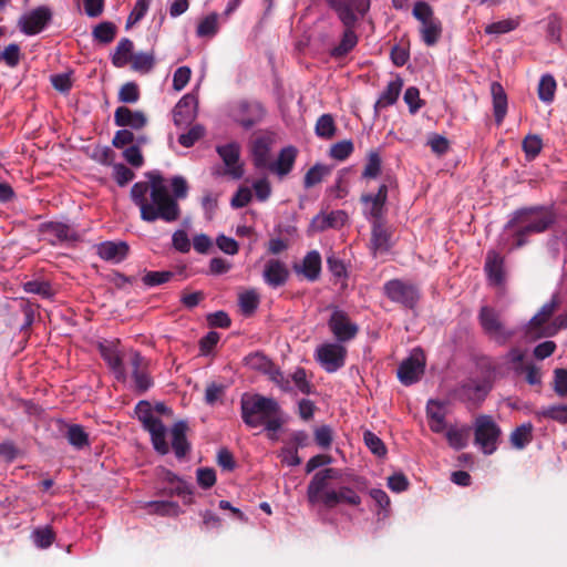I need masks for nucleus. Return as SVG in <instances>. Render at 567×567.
Masks as SVG:
<instances>
[{"instance_id": "nucleus-1", "label": "nucleus", "mask_w": 567, "mask_h": 567, "mask_svg": "<svg viewBox=\"0 0 567 567\" xmlns=\"http://www.w3.org/2000/svg\"><path fill=\"white\" fill-rule=\"evenodd\" d=\"M340 477V470L326 467L311 477L307 486V499L310 505L320 504L327 509H333L340 504L358 506L361 504L359 494L349 486L332 488L331 481Z\"/></svg>"}, {"instance_id": "nucleus-2", "label": "nucleus", "mask_w": 567, "mask_h": 567, "mask_svg": "<svg viewBox=\"0 0 567 567\" xmlns=\"http://www.w3.org/2000/svg\"><path fill=\"white\" fill-rule=\"evenodd\" d=\"M241 419L249 427L265 425L268 432H277L284 424L279 403L260 394L245 395L240 401Z\"/></svg>"}, {"instance_id": "nucleus-3", "label": "nucleus", "mask_w": 567, "mask_h": 567, "mask_svg": "<svg viewBox=\"0 0 567 567\" xmlns=\"http://www.w3.org/2000/svg\"><path fill=\"white\" fill-rule=\"evenodd\" d=\"M556 220L555 213L543 206L518 209L507 221L505 229H514V248L527 244V237L546 231Z\"/></svg>"}, {"instance_id": "nucleus-4", "label": "nucleus", "mask_w": 567, "mask_h": 567, "mask_svg": "<svg viewBox=\"0 0 567 567\" xmlns=\"http://www.w3.org/2000/svg\"><path fill=\"white\" fill-rule=\"evenodd\" d=\"M181 217L179 204L171 196L168 190L154 189L147 205L143 206L141 219L154 223L157 219L174 223Z\"/></svg>"}, {"instance_id": "nucleus-5", "label": "nucleus", "mask_w": 567, "mask_h": 567, "mask_svg": "<svg viewBox=\"0 0 567 567\" xmlns=\"http://www.w3.org/2000/svg\"><path fill=\"white\" fill-rule=\"evenodd\" d=\"M413 17L421 22V38L427 47L435 45L442 35V22L434 17L432 7L425 1L414 3Z\"/></svg>"}, {"instance_id": "nucleus-6", "label": "nucleus", "mask_w": 567, "mask_h": 567, "mask_svg": "<svg viewBox=\"0 0 567 567\" xmlns=\"http://www.w3.org/2000/svg\"><path fill=\"white\" fill-rule=\"evenodd\" d=\"M477 319L484 333L498 346L506 344L515 334V331L506 329L501 313L493 307H481Z\"/></svg>"}, {"instance_id": "nucleus-7", "label": "nucleus", "mask_w": 567, "mask_h": 567, "mask_svg": "<svg viewBox=\"0 0 567 567\" xmlns=\"http://www.w3.org/2000/svg\"><path fill=\"white\" fill-rule=\"evenodd\" d=\"M502 434L501 427L489 415H480L475 420L474 436L475 444L486 455L493 454L497 450V443Z\"/></svg>"}, {"instance_id": "nucleus-8", "label": "nucleus", "mask_w": 567, "mask_h": 567, "mask_svg": "<svg viewBox=\"0 0 567 567\" xmlns=\"http://www.w3.org/2000/svg\"><path fill=\"white\" fill-rule=\"evenodd\" d=\"M383 291L392 302L399 303L406 309H413L421 298V291L416 285L401 279L386 281L383 286Z\"/></svg>"}, {"instance_id": "nucleus-9", "label": "nucleus", "mask_w": 567, "mask_h": 567, "mask_svg": "<svg viewBox=\"0 0 567 567\" xmlns=\"http://www.w3.org/2000/svg\"><path fill=\"white\" fill-rule=\"evenodd\" d=\"M328 309L331 310V315L327 324L338 343L353 340L359 333V326L338 306L330 305Z\"/></svg>"}, {"instance_id": "nucleus-10", "label": "nucleus", "mask_w": 567, "mask_h": 567, "mask_svg": "<svg viewBox=\"0 0 567 567\" xmlns=\"http://www.w3.org/2000/svg\"><path fill=\"white\" fill-rule=\"evenodd\" d=\"M343 27H355L370 9V0H327Z\"/></svg>"}, {"instance_id": "nucleus-11", "label": "nucleus", "mask_w": 567, "mask_h": 567, "mask_svg": "<svg viewBox=\"0 0 567 567\" xmlns=\"http://www.w3.org/2000/svg\"><path fill=\"white\" fill-rule=\"evenodd\" d=\"M127 364L131 368V377L134 382V391L143 394L148 391L154 381L148 371V360L136 350L128 352Z\"/></svg>"}, {"instance_id": "nucleus-12", "label": "nucleus", "mask_w": 567, "mask_h": 567, "mask_svg": "<svg viewBox=\"0 0 567 567\" xmlns=\"http://www.w3.org/2000/svg\"><path fill=\"white\" fill-rule=\"evenodd\" d=\"M52 17V10L49 7L40 6L22 14L18 20V28L25 35H35L47 28Z\"/></svg>"}, {"instance_id": "nucleus-13", "label": "nucleus", "mask_w": 567, "mask_h": 567, "mask_svg": "<svg viewBox=\"0 0 567 567\" xmlns=\"http://www.w3.org/2000/svg\"><path fill=\"white\" fill-rule=\"evenodd\" d=\"M346 357L347 349L340 343H324L317 349V361L329 373L341 369Z\"/></svg>"}, {"instance_id": "nucleus-14", "label": "nucleus", "mask_w": 567, "mask_h": 567, "mask_svg": "<svg viewBox=\"0 0 567 567\" xmlns=\"http://www.w3.org/2000/svg\"><path fill=\"white\" fill-rule=\"evenodd\" d=\"M425 359L423 352L417 349L404 359L398 368V379L404 385H411L420 380L424 373Z\"/></svg>"}, {"instance_id": "nucleus-15", "label": "nucleus", "mask_w": 567, "mask_h": 567, "mask_svg": "<svg viewBox=\"0 0 567 567\" xmlns=\"http://www.w3.org/2000/svg\"><path fill=\"white\" fill-rule=\"evenodd\" d=\"M249 360L254 367L262 370L264 373L268 375L269 380L278 385L280 390L284 392L292 391L290 379L264 354L255 353Z\"/></svg>"}, {"instance_id": "nucleus-16", "label": "nucleus", "mask_w": 567, "mask_h": 567, "mask_svg": "<svg viewBox=\"0 0 567 567\" xmlns=\"http://www.w3.org/2000/svg\"><path fill=\"white\" fill-rule=\"evenodd\" d=\"M218 155L223 159L226 169L225 174L234 179H239L244 175L243 165L239 164L240 147L237 143H228L226 145L217 146Z\"/></svg>"}, {"instance_id": "nucleus-17", "label": "nucleus", "mask_w": 567, "mask_h": 567, "mask_svg": "<svg viewBox=\"0 0 567 567\" xmlns=\"http://www.w3.org/2000/svg\"><path fill=\"white\" fill-rule=\"evenodd\" d=\"M388 192V185L382 184L377 194H363L361 196L360 200L365 206L367 213L372 218V221L383 220Z\"/></svg>"}, {"instance_id": "nucleus-18", "label": "nucleus", "mask_w": 567, "mask_h": 567, "mask_svg": "<svg viewBox=\"0 0 567 567\" xmlns=\"http://www.w3.org/2000/svg\"><path fill=\"white\" fill-rule=\"evenodd\" d=\"M265 116V109L258 102H241L236 111V121L245 128H250Z\"/></svg>"}, {"instance_id": "nucleus-19", "label": "nucleus", "mask_w": 567, "mask_h": 567, "mask_svg": "<svg viewBox=\"0 0 567 567\" xmlns=\"http://www.w3.org/2000/svg\"><path fill=\"white\" fill-rule=\"evenodd\" d=\"M484 270L492 285L502 286L505 281V258L495 250L487 251Z\"/></svg>"}, {"instance_id": "nucleus-20", "label": "nucleus", "mask_w": 567, "mask_h": 567, "mask_svg": "<svg viewBox=\"0 0 567 567\" xmlns=\"http://www.w3.org/2000/svg\"><path fill=\"white\" fill-rule=\"evenodd\" d=\"M99 350L101 357L114 373L115 379L120 382H124L127 374L123 363L124 358L121 352L114 344H100Z\"/></svg>"}, {"instance_id": "nucleus-21", "label": "nucleus", "mask_w": 567, "mask_h": 567, "mask_svg": "<svg viewBox=\"0 0 567 567\" xmlns=\"http://www.w3.org/2000/svg\"><path fill=\"white\" fill-rule=\"evenodd\" d=\"M114 123L120 127L141 130L147 124V118L142 111H133L126 106H118L114 112Z\"/></svg>"}, {"instance_id": "nucleus-22", "label": "nucleus", "mask_w": 567, "mask_h": 567, "mask_svg": "<svg viewBox=\"0 0 567 567\" xmlns=\"http://www.w3.org/2000/svg\"><path fill=\"white\" fill-rule=\"evenodd\" d=\"M262 277L268 286L278 288L287 282L289 270L279 259H270L265 266Z\"/></svg>"}, {"instance_id": "nucleus-23", "label": "nucleus", "mask_w": 567, "mask_h": 567, "mask_svg": "<svg viewBox=\"0 0 567 567\" xmlns=\"http://www.w3.org/2000/svg\"><path fill=\"white\" fill-rule=\"evenodd\" d=\"M197 99L192 94L184 95L173 111L174 123L177 126L190 123L196 116Z\"/></svg>"}, {"instance_id": "nucleus-24", "label": "nucleus", "mask_w": 567, "mask_h": 567, "mask_svg": "<svg viewBox=\"0 0 567 567\" xmlns=\"http://www.w3.org/2000/svg\"><path fill=\"white\" fill-rule=\"evenodd\" d=\"M298 155V150L292 146H286L280 150L278 158L275 162H270L268 169L280 177L288 175L293 166Z\"/></svg>"}, {"instance_id": "nucleus-25", "label": "nucleus", "mask_w": 567, "mask_h": 567, "mask_svg": "<svg viewBox=\"0 0 567 567\" xmlns=\"http://www.w3.org/2000/svg\"><path fill=\"white\" fill-rule=\"evenodd\" d=\"M130 251V247L125 241H104L97 245L96 252L100 258L118 264L123 261Z\"/></svg>"}, {"instance_id": "nucleus-26", "label": "nucleus", "mask_w": 567, "mask_h": 567, "mask_svg": "<svg viewBox=\"0 0 567 567\" xmlns=\"http://www.w3.org/2000/svg\"><path fill=\"white\" fill-rule=\"evenodd\" d=\"M188 425L185 421L176 422L171 430L172 449L178 460H183L190 452V443L186 437Z\"/></svg>"}, {"instance_id": "nucleus-27", "label": "nucleus", "mask_w": 567, "mask_h": 567, "mask_svg": "<svg viewBox=\"0 0 567 567\" xmlns=\"http://www.w3.org/2000/svg\"><path fill=\"white\" fill-rule=\"evenodd\" d=\"M297 272L302 274L309 281H316L321 271V256L317 250L309 251L302 259L300 267H295Z\"/></svg>"}, {"instance_id": "nucleus-28", "label": "nucleus", "mask_w": 567, "mask_h": 567, "mask_svg": "<svg viewBox=\"0 0 567 567\" xmlns=\"http://www.w3.org/2000/svg\"><path fill=\"white\" fill-rule=\"evenodd\" d=\"M251 155L254 165L257 168H268L270 163V141L268 137L259 136L251 143Z\"/></svg>"}, {"instance_id": "nucleus-29", "label": "nucleus", "mask_w": 567, "mask_h": 567, "mask_svg": "<svg viewBox=\"0 0 567 567\" xmlns=\"http://www.w3.org/2000/svg\"><path fill=\"white\" fill-rule=\"evenodd\" d=\"M359 38L353 27H344L340 42L330 50V56L342 59L348 55L358 44Z\"/></svg>"}, {"instance_id": "nucleus-30", "label": "nucleus", "mask_w": 567, "mask_h": 567, "mask_svg": "<svg viewBox=\"0 0 567 567\" xmlns=\"http://www.w3.org/2000/svg\"><path fill=\"white\" fill-rule=\"evenodd\" d=\"M426 416L431 431L434 433H442L445 431V410L442 403L430 400L426 405Z\"/></svg>"}, {"instance_id": "nucleus-31", "label": "nucleus", "mask_w": 567, "mask_h": 567, "mask_svg": "<svg viewBox=\"0 0 567 567\" xmlns=\"http://www.w3.org/2000/svg\"><path fill=\"white\" fill-rule=\"evenodd\" d=\"M491 94L493 99V112L495 122L499 125L507 113V95L504 87L498 82H492Z\"/></svg>"}, {"instance_id": "nucleus-32", "label": "nucleus", "mask_w": 567, "mask_h": 567, "mask_svg": "<svg viewBox=\"0 0 567 567\" xmlns=\"http://www.w3.org/2000/svg\"><path fill=\"white\" fill-rule=\"evenodd\" d=\"M391 234L385 228L383 220L372 221L371 246L374 252H384L391 248Z\"/></svg>"}, {"instance_id": "nucleus-33", "label": "nucleus", "mask_w": 567, "mask_h": 567, "mask_svg": "<svg viewBox=\"0 0 567 567\" xmlns=\"http://www.w3.org/2000/svg\"><path fill=\"white\" fill-rule=\"evenodd\" d=\"M403 86V81L401 78H396L395 80L388 83L384 91L381 93L380 97L375 102L374 109L378 111L379 109L388 107L394 104L400 95V92Z\"/></svg>"}, {"instance_id": "nucleus-34", "label": "nucleus", "mask_w": 567, "mask_h": 567, "mask_svg": "<svg viewBox=\"0 0 567 567\" xmlns=\"http://www.w3.org/2000/svg\"><path fill=\"white\" fill-rule=\"evenodd\" d=\"M557 306L558 301L555 297L549 302L543 305L539 311L529 320L527 332L534 333L536 330L540 329L554 315Z\"/></svg>"}, {"instance_id": "nucleus-35", "label": "nucleus", "mask_w": 567, "mask_h": 567, "mask_svg": "<svg viewBox=\"0 0 567 567\" xmlns=\"http://www.w3.org/2000/svg\"><path fill=\"white\" fill-rule=\"evenodd\" d=\"M41 227L44 234L54 237L58 241L76 239L75 231L64 223L50 221L43 224Z\"/></svg>"}, {"instance_id": "nucleus-36", "label": "nucleus", "mask_w": 567, "mask_h": 567, "mask_svg": "<svg viewBox=\"0 0 567 567\" xmlns=\"http://www.w3.org/2000/svg\"><path fill=\"white\" fill-rule=\"evenodd\" d=\"M64 436L66 437L69 444L76 450H83L84 447L90 446L89 434L80 424H68L65 426Z\"/></svg>"}, {"instance_id": "nucleus-37", "label": "nucleus", "mask_w": 567, "mask_h": 567, "mask_svg": "<svg viewBox=\"0 0 567 567\" xmlns=\"http://www.w3.org/2000/svg\"><path fill=\"white\" fill-rule=\"evenodd\" d=\"M133 48L134 44L130 39H121L115 48L114 53L112 54V64L115 68L125 66L128 62H131V59L134 55Z\"/></svg>"}, {"instance_id": "nucleus-38", "label": "nucleus", "mask_w": 567, "mask_h": 567, "mask_svg": "<svg viewBox=\"0 0 567 567\" xmlns=\"http://www.w3.org/2000/svg\"><path fill=\"white\" fill-rule=\"evenodd\" d=\"M145 431L151 434L154 450L161 455H166L169 452V445L166 442V427L164 423L159 422Z\"/></svg>"}, {"instance_id": "nucleus-39", "label": "nucleus", "mask_w": 567, "mask_h": 567, "mask_svg": "<svg viewBox=\"0 0 567 567\" xmlns=\"http://www.w3.org/2000/svg\"><path fill=\"white\" fill-rule=\"evenodd\" d=\"M535 417L540 421L542 419H548L556 421L560 424H567V405L555 404L547 408H543L534 412Z\"/></svg>"}, {"instance_id": "nucleus-40", "label": "nucleus", "mask_w": 567, "mask_h": 567, "mask_svg": "<svg viewBox=\"0 0 567 567\" xmlns=\"http://www.w3.org/2000/svg\"><path fill=\"white\" fill-rule=\"evenodd\" d=\"M534 426L532 423H524L517 426L509 436L511 444L517 450L524 449L533 440Z\"/></svg>"}, {"instance_id": "nucleus-41", "label": "nucleus", "mask_w": 567, "mask_h": 567, "mask_svg": "<svg viewBox=\"0 0 567 567\" xmlns=\"http://www.w3.org/2000/svg\"><path fill=\"white\" fill-rule=\"evenodd\" d=\"M135 414L138 421L142 423L144 430L162 422L161 419L154 415L151 403L145 400H142L136 404Z\"/></svg>"}, {"instance_id": "nucleus-42", "label": "nucleus", "mask_w": 567, "mask_h": 567, "mask_svg": "<svg viewBox=\"0 0 567 567\" xmlns=\"http://www.w3.org/2000/svg\"><path fill=\"white\" fill-rule=\"evenodd\" d=\"M337 126L331 114H322L316 122L315 132L318 137L331 140L336 135Z\"/></svg>"}, {"instance_id": "nucleus-43", "label": "nucleus", "mask_w": 567, "mask_h": 567, "mask_svg": "<svg viewBox=\"0 0 567 567\" xmlns=\"http://www.w3.org/2000/svg\"><path fill=\"white\" fill-rule=\"evenodd\" d=\"M557 83L553 75L544 74L538 83V97L545 103L554 101Z\"/></svg>"}, {"instance_id": "nucleus-44", "label": "nucleus", "mask_w": 567, "mask_h": 567, "mask_svg": "<svg viewBox=\"0 0 567 567\" xmlns=\"http://www.w3.org/2000/svg\"><path fill=\"white\" fill-rule=\"evenodd\" d=\"M154 65L155 58L153 52H138L131 59V66L136 72L148 73Z\"/></svg>"}, {"instance_id": "nucleus-45", "label": "nucleus", "mask_w": 567, "mask_h": 567, "mask_svg": "<svg viewBox=\"0 0 567 567\" xmlns=\"http://www.w3.org/2000/svg\"><path fill=\"white\" fill-rule=\"evenodd\" d=\"M92 35L100 43L109 44L116 35V27L114 23L104 21L94 27Z\"/></svg>"}, {"instance_id": "nucleus-46", "label": "nucleus", "mask_w": 567, "mask_h": 567, "mask_svg": "<svg viewBox=\"0 0 567 567\" xmlns=\"http://www.w3.org/2000/svg\"><path fill=\"white\" fill-rule=\"evenodd\" d=\"M381 156L379 151L371 150L367 156V163L362 172L363 178H377L381 173Z\"/></svg>"}, {"instance_id": "nucleus-47", "label": "nucleus", "mask_w": 567, "mask_h": 567, "mask_svg": "<svg viewBox=\"0 0 567 567\" xmlns=\"http://www.w3.org/2000/svg\"><path fill=\"white\" fill-rule=\"evenodd\" d=\"M148 192L151 193V187L147 182H137L131 188V198L140 208V213L143 212V206L148 204V199L146 197Z\"/></svg>"}, {"instance_id": "nucleus-48", "label": "nucleus", "mask_w": 567, "mask_h": 567, "mask_svg": "<svg viewBox=\"0 0 567 567\" xmlns=\"http://www.w3.org/2000/svg\"><path fill=\"white\" fill-rule=\"evenodd\" d=\"M175 277V274L169 270L165 271H146L142 277V281L147 287H155L168 282Z\"/></svg>"}, {"instance_id": "nucleus-49", "label": "nucleus", "mask_w": 567, "mask_h": 567, "mask_svg": "<svg viewBox=\"0 0 567 567\" xmlns=\"http://www.w3.org/2000/svg\"><path fill=\"white\" fill-rule=\"evenodd\" d=\"M239 306L244 315L250 316L259 306V296L255 290H247L239 296Z\"/></svg>"}, {"instance_id": "nucleus-50", "label": "nucleus", "mask_w": 567, "mask_h": 567, "mask_svg": "<svg viewBox=\"0 0 567 567\" xmlns=\"http://www.w3.org/2000/svg\"><path fill=\"white\" fill-rule=\"evenodd\" d=\"M551 388L560 398H567V369L556 368L553 371Z\"/></svg>"}, {"instance_id": "nucleus-51", "label": "nucleus", "mask_w": 567, "mask_h": 567, "mask_svg": "<svg viewBox=\"0 0 567 567\" xmlns=\"http://www.w3.org/2000/svg\"><path fill=\"white\" fill-rule=\"evenodd\" d=\"M519 25L518 19H505L497 22H493L485 27V33L487 34H503L515 30Z\"/></svg>"}, {"instance_id": "nucleus-52", "label": "nucleus", "mask_w": 567, "mask_h": 567, "mask_svg": "<svg viewBox=\"0 0 567 567\" xmlns=\"http://www.w3.org/2000/svg\"><path fill=\"white\" fill-rule=\"evenodd\" d=\"M329 173V168L322 164L313 165L305 175L303 186L305 188H311L319 184L323 176Z\"/></svg>"}, {"instance_id": "nucleus-53", "label": "nucleus", "mask_w": 567, "mask_h": 567, "mask_svg": "<svg viewBox=\"0 0 567 567\" xmlns=\"http://www.w3.org/2000/svg\"><path fill=\"white\" fill-rule=\"evenodd\" d=\"M346 219H347V214L343 210H336V212H331L330 214L322 216V217L318 216L315 219V221H320L321 224H320L319 228L321 230H323V229L330 228V227L343 226V224L346 223Z\"/></svg>"}, {"instance_id": "nucleus-54", "label": "nucleus", "mask_w": 567, "mask_h": 567, "mask_svg": "<svg viewBox=\"0 0 567 567\" xmlns=\"http://www.w3.org/2000/svg\"><path fill=\"white\" fill-rule=\"evenodd\" d=\"M32 538H33L34 544L39 548H48L54 542L55 534H54L52 527L45 526L43 528H37L32 533Z\"/></svg>"}, {"instance_id": "nucleus-55", "label": "nucleus", "mask_w": 567, "mask_h": 567, "mask_svg": "<svg viewBox=\"0 0 567 567\" xmlns=\"http://www.w3.org/2000/svg\"><path fill=\"white\" fill-rule=\"evenodd\" d=\"M354 146L352 141L343 140L330 147V156L337 161H346L352 153Z\"/></svg>"}, {"instance_id": "nucleus-56", "label": "nucleus", "mask_w": 567, "mask_h": 567, "mask_svg": "<svg viewBox=\"0 0 567 567\" xmlns=\"http://www.w3.org/2000/svg\"><path fill=\"white\" fill-rule=\"evenodd\" d=\"M138 85L134 82L123 84L118 91V101L122 103L133 104L140 100Z\"/></svg>"}, {"instance_id": "nucleus-57", "label": "nucleus", "mask_w": 567, "mask_h": 567, "mask_svg": "<svg viewBox=\"0 0 567 567\" xmlns=\"http://www.w3.org/2000/svg\"><path fill=\"white\" fill-rule=\"evenodd\" d=\"M218 29V17L216 13H212L205 17L197 25L198 37H212L217 32Z\"/></svg>"}, {"instance_id": "nucleus-58", "label": "nucleus", "mask_w": 567, "mask_h": 567, "mask_svg": "<svg viewBox=\"0 0 567 567\" xmlns=\"http://www.w3.org/2000/svg\"><path fill=\"white\" fill-rule=\"evenodd\" d=\"M523 151L528 159L535 158L542 151L543 142L538 135H527L523 140Z\"/></svg>"}, {"instance_id": "nucleus-59", "label": "nucleus", "mask_w": 567, "mask_h": 567, "mask_svg": "<svg viewBox=\"0 0 567 567\" xmlns=\"http://www.w3.org/2000/svg\"><path fill=\"white\" fill-rule=\"evenodd\" d=\"M363 440L369 450L377 456L381 457L386 454V447L382 440L371 431H365Z\"/></svg>"}, {"instance_id": "nucleus-60", "label": "nucleus", "mask_w": 567, "mask_h": 567, "mask_svg": "<svg viewBox=\"0 0 567 567\" xmlns=\"http://www.w3.org/2000/svg\"><path fill=\"white\" fill-rule=\"evenodd\" d=\"M21 58V50L20 47L17 43H10L6 47L3 52L0 53V62L4 61V63L9 68H16Z\"/></svg>"}, {"instance_id": "nucleus-61", "label": "nucleus", "mask_w": 567, "mask_h": 567, "mask_svg": "<svg viewBox=\"0 0 567 567\" xmlns=\"http://www.w3.org/2000/svg\"><path fill=\"white\" fill-rule=\"evenodd\" d=\"M24 291L29 293L39 295L43 298L52 296V287L48 281L31 280L23 285Z\"/></svg>"}, {"instance_id": "nucleus-62", "label": "nucleus", "mask_w": 567, "mask_h": 567, "mask_svg": "<svg viewBox=\"0 0 567 567\" xmlns=\"http://www.w3.org/2000/svg\"><path fill=\"white\" fill-rule=\"evenodd\" d=\"M446 439L453 449L462 450L467 445L468 434L466 430L450 429Z\"/></svg>"}, {"instance_id": "nucleus-63", "label": "nucleus", "mask_w": 567, "mask_h": 567, "mask_svg": "<svg viewBox=\"0 0 567 567\" xmlns=\"http://www.w3.org/2000/svg\"><path fill=\"white\" fill-rule=\"evenodd\" d=\"M404 102L409 105L411 114H415L424 104L420 99V91L415 86H409L404 92Z\"/></svg>"}, {"instance_id": "nucleus-64", "label": "nucleus", "mask_w": 567, "mask_h": 567, "mask_svg": "<svg viewBox=\"0 0 567 567\" xmlns=\"http://www.w3.org/2000/svg\"><path fill=\"white\" fill-rule=\"evenodd\" d=\"M91 158L102 165H112L115 158V153L109 146H96L91 153Z\"/></svg>"}]
</instances>
